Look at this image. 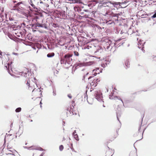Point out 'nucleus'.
<instances>
[{"instance_id":"1","label":"nucleus","mask_w":156,"mask_h":156,"mask_svg":"<svg viewBox=\"0 0 156 156\" xmlns=\"http://www.w3.org/2000/svg\"><path fill=\"white\" fill-rule=\"evenodd\" d=\"M9 54H6L4 52H3V54L2 55V57L1 58H2V63L6 62L5 65V67L8 70V73L11 75L9 69L11 68V64L12 63V62H10L9 57Z\"/></svg>"},{"instance_id":"2","label":"nucleus","mask_w":156,"mask_h":156,"mask_svg":"<svg viewBox=\"0 0 156 156\" xmlns=\"http://www.w3.org/2000/svg\"><path fill=\"white\" fill-rule=\"evenodd\" d=\"M104 42L106 44L105 45V47L108 50H111L113 47L115 46V41L114 40L111 41L108 38H105L104 40Z\"/></svg>"},{"instance_id":"3","label":"nucleus","mask_w":156,"mask_h":156,"mask_svg":"<svg viewBox=\"0 0 156 156\" xmlns=\"http://www.w3.org/2000/svg\"><path fill=\"white\" fill-rule=\"evenodd\" d=\"M72 55L69 54L66 55L64 56L65 64L69 65V67L72 66V59L71 58Z\"/></svg>"},{"instance_id":"4","label":"nucleus","mask_w":156,"mask_h":156,"mask_svg":"<svg viewBox=\"0 0 156 156\" xmlns=\"http://www.w3.org/2000/svg\"><path fill=\"white\" fill-rule=\"evenodd\" d=\"M33 21L35 20L36 22V26L37 27H44L45 28H47L45 26H44V24L40 23L41 22L39 20H41L42 21V19L41 16H36L33 19Z\"/></svg>"},{"instance_id":"5","label":"nucleus","mask_w":156,"mask_h":156,"mask_svg":"<svg viewBox=\"0 0 156 156\" xmlns=\"http://www.w3.org/2000/svg\"><path fill=\"white\" fill-rule=\"evenodd\" d=\"M94 96L96 99L99 101L101 102L102 101V94L100 90H97L94 91Z\"/></svg>"},{"instance_id":"6","label":"nucleus","mask_w":156,"mask_h":156,"mask_svg":"<svg viewBox=\"0 0 156 156\" xmlns=\"http://www.w3.org/2000/svg\"><path fill=\"white\" fill-rule=\"evenodd\" d=\"M106 15H108L112 17H117V19H115V20H118V17L120 15V14L119 13H114L112 12L109 11L107 12L106 13L105 16H106Z\"/></svg>"},{"instance_id":"7","label":"nucleus","mask_w":156,"mask_h":156,"mask_svg":"<svg viewBox=\"0 0 156 156\" xmlns=\"http://www.w3.org/2000/svg\"><path fill=\"white\" fill-rule=\"evenodd\" d=\"M27 72H23L21 73L22 76H24L25 77L27 78H30V76L31 75V73L28 70Z\"/></svg>"},{"instance_id":"8","label":"nucleus","mask_w":156,"mask_h":156,"mask_svg":"<svg viewBox=\"0 0 156 156\" xmlns=\"http://www.w3.org/2000/svg\"><path fill=\"white\" fill-rule=\"evenodd\" d=\"M145 43V42H144L143 41H142L141 39H140L139 41H138V48L139 49H141V50L143 51H144V50L143 49L144 48V44Z\"/></svg>"},{"instance_id":"9","label":"nucleus","mask_w":156,"mask_h":156,"mask_svg":"<svg viewBox=\"0 0 156 156\" xmlns=\"http://www.w3.org/2000/svg\"><path fill=\"white\" fill-rule=\"evenodd\" d=\"M109 98L111 99L116 100L118 99L121 101L123 103V101L122 99L119 97L114 96L113 95V93H111V94L109 96Z\"/></svg>"},{"instance_id":"10","label":"nucleus","mask_w":156,"mask_h":156,"mask_svg":"<svg viewBox=\"0 0 156 156\" xmlns=\"http://www.w3.org/2000/svg\"><path fill=\"white\" fill-rule=\"evenodd\" d=\"M102 72L101 69H100L99 68H97L93 70V73L94 76H96L97 74H99Z\"/></svg>"},{"instance_id":"11","label":"nucleus","mask_w":156,"mask_h":156,"mask_svg":"<svg viewBox=\"0 0 156 156\" xmlns=\"http://www.w3.org/2000/svg\"><path fill=\"white\" fill-rule=\"evenodd\" d=\"M16 6H17L19 9H24L25 6V5L21 2H19L16 4Z\"/></svg>"},{"instance_id":"12","label":"nucleus","mask_w":156,"mask_h":156,"mask_svg":"<svg viewBox=\"0 0 156 156\" xmlns=\"http://www.w3.org/2000/svg\"><path fill=\"white\" fill-rule=\"evenodd\" d=\"M103 51V49L101 47H98L94 53L96 55H99Z\"/></svg>"},{"instance_id":"13","label":"nucleus","mask_w":156,"mask_h":156,"mask_svg":"<svg viewBox=\"0 0 156 156\" xmlns=\"http://www.w3.org/2000/svg\"><path fill=\"white\" fill-rule=\"evenodd\" d=\"M92 27L94 30L97 31H99L101 29V27H100L99 25L97 24H93Z\"/></svg>"},{"instance_id":"14","label":"nucleus","mask_w":156,"mask_h":156,"mask_svg":"<svg viewBox=\"0 0 156 156\" xmlns=\"http://www.w3.org/2000/svg\"><path fill=\"white\" fill-rule=\"evenodd\" d=\"M28 149L29 150H38L39 151H42L43 150V149L41 147H37L35 146H32L30 147H29L28 148Z\"/></svg>"},{"instance_id":"15","label":"nucleus","mask_w":156,"mask_h":156,"mask_svg":"<svg viewBox=\"0 0 156 156\" xmlns=\"http://www.w3.org/2000/svg\"><path fill=\"white\" fill-rule=\"evenodd\" d=\"M76 133V130L74 131V132L73 133V136L74 137L75 139L77 141H78L79 140L78 136L77 134H75Z\"/></svg>"},{"instance_id":"16","label":"nucleus","mask_w":156,"mask_h":156,"mask_svg":"<svg viewBox=\"0 0 156 156\" xmlns=\"http://www.w3.org/2000/svg\"><path fill=\"white\" fill-rule=\"evenodd\" d=\"M119 2H112V5L115 7H117V6L119 5Z\"/></svg>"},{"instance_id":"17","label":"nucleus","mask_w":156,"mask_h":156,"mask_svg":"<svg viewBox=\"0 0 156 156\" xmlns=\"http://www.w3.org/2000/svg\"><path fill=\"white\" fill-rule=\"evenodd\" d=\"M125 64L127 68L129 67L130 64L129 63V59L128 58L126 59V60L125 62Z\"/></svg>"},{"instance_id":"18","label":"nucleus","mask_w":156,"mask_h":156,"mask_svg":"<svg viewBox=\"0 0 156 156\" xmlns=\"http://www.w3.org/2000/svg\"><path fill=\"white\" fill-rule=\"evenodd\" d=\"M54 53L53 52H52L48 53L47 55V56L48 58H51L53 57L54 56Z\"/></svg>"},{"instance_id":"19","label":"nucleus","mask_w":156,"mask_h":156,"mask_svg":"<svg viewBox=\"0 0 156 156\" xmlns=\"http://www.w3.org/2000/svg\"><path fill=\"white\" fill-rule=\"evenodd\" d=\"M95 63V62L94 61H90L87 62L85 64L87 66H90L91 65L94 64Z\"/></svg>"},{"instance_id":"20","label":"nucleus","mask_w":156,"mask_h":156,"mask_svg":"<svg viewBox=\"0 0 156 156\" xmlns=\"http://www.w3.org/2000/svg\"><path fill=\"white\" fill-rule=\"evenodd\" d=\"M96 81H99V80H98V79H97L96 80H95V79L94 80H93V82H92L91 83H90V85L91 86H94V87H95L96 86V84H94V83H95Z\"/></svg>"},{"instance_id":"21","label":"nucleus","mask_w":156,"mask_h":156,"mask_svg":"<svg viewBox=\"0 0 156 156\" xmlns=\"http://www.w3.org/2000/svg\"><path fill=\"white\" fill-rule=\"evenodd\" d=\"M26 16L27 17V19L28 21H30V19H31V16L28 15V14L26 15Z\"/></svg>"},{"instance_id":"22","label":"nucleus","mask_w":156,"mask_h":156,"mask_svg":"<svg viewBox=\"0 0 156 156\" xmlns=\"http://www.w3.org/2000/svg\"><path fill=\"white\" fill-rule=\"evenodd\" d=\"M21 108L20 107H19L16 109L15 110V112H20L21 111Z\"/></svg>"},{"instance_id":"23","label":"nucleus","mask_w":156,"mask_h":156,"mask_svg":"<svg viewBox=\"0 0 156 156\" xmlns=\"http://www.w3.org/2000/svg\"><path fill=\"white\" fill-rule=\"evenodd\" d=\"M112 2L111 1H108L106 2V4L107 5V6H111V5H112Z\"/></svg>"},{"instance_id":"24","label":"nucleus","mask_w":156,"mask_h":156,"mask_svg":"<svg viewBox=\"0 0 156 156\" xmlns=\"http://www.w3.org/2000/svg\"><path fill=\"white\" fill-rule=\"evenodd\" d=\"M84 65V63H77V64H76V66H79L80 67L82 66H83Z\"/></svg>"},{"instance_id":"25","label":"nucleus","mask_w":156,"mask_h":156,"mask_svg":"<svg viewBox=\"0 0 156 156\" xmlns=\"http://www.w3.org/2000/svg\"><path fill=\"white\" fill-rule=\"evenodd\" d=\"M53 96H56V91L55 89H53Z\"/></svg>"},{"instance_id":"26","label":"nucleus","mask_w":156,"mask_h":156,"mask_svg":"<svg viewBox=\"0 0 156 156\" xmlns=\"http://www.w3.org/2000/svg\"><path fill=\"white\" fill-rule=\"evenodd\" d=\"M61 64H65V58H64L63 59H62L61 60Z\"/></svg>"},{"instance_id":"27","label":"nucleus","mask_w":156,"mask_h":156,"mask_svg":"<svg viewBox=\"0 0 156 156\" xmlns=\"http://www.w3.org/2000/svg\"><path fill=\"white\" fill-rule=\"evenodd\" d=\"M3 17V16L0 14V23L2 21Z\"/></svg>"},{"instance_id":"28","label":"nucleus","mask_w":156,"mask_h":156,"mask_svg":"<svg viewBox=\"0 0 156 156\" xmlns=\"http://www.w3.org/2000/svg\"><path fill=\"white\" fill-rule=\"evenodd\" d=\"M64 148L63 146L62 145H61L59 147V150L60 151H62Z\"/></svg>"},{"instance_id":"29","label":"nucleus","mask_w":156,"mask_h":156,"mask_svg":"<svg viewBox=\"0 0 156 156\" xmlns=\"http://www.w3.org/2000/svg\"><path fill=\"white\" fill-rule=\"evenodd\" d=\"M73 108L74 106H72L70 108H68L67 109V110L69 111V112H70V110H71L72 109H73Z\"/></svg>"},{"instance_id":"30","label":"nucleus","mask_w":156,"mask_h":156,"mask_svg":"<svg viewBox=\"0 0 156 156\" xmlns=\"http://www.w3.org/2000/svg\"><path fill=\"white\" fill-rule=\"evenodd\" d=\"M6 154L7 155V156H14V155L13 153H8Z\"/></svg>"},{"instance_id":"31","label":"nucleus","mask_w":156,"mask_h":156,"mask_svg":"<svg viewBox=\"0 0 156 156\" xmlns=\"http://www.w3.org/2000/svg\"><path fill=\"white\" fill-rule=\"evenodd\" d=\"M36 46L37 48L40 49L41 48V46L39 44H37Z\"/></svg>"},{"instance_id":"32","label":"nucleus","mask_w":156,"mask_h":156,"mask_svg":"<svg viewBox=\"0 0 156 156\" xmlns=\"http://www.w3.org/2000/svg\"><path fill=\"white\" fill-rule=\"evenodd\" d=\"M74 55H75L76 56H78L79 55V54L78 52L76 51H75L74 52Z\"/></svg>"},{"instance_id":"33","label":"nucleus","mask_w":156,"mask_h":156,"mask_svg":"<svg viewBox=\"0 0 156 156\" xmlns=\"http://www.w3.org/2000/svg\"><path fill=\"white\" fill-rule=\"evenodd\" d=\"M33 7L34 9H37L35 5L33 4V2L31 3L30 4Z\"/></svg>"},{"instance_id":"34","label":"nucleus","mask_w":156,"mask_h":156,"mask_svg":"<svg viewBox=\"0 0 156 156\" xmlns=\"http://www.w3.org/2000/svg\"><path fill=\"white\" fill-rule=\"evenodd\" d=\"M154 14L152 16V18H155L156 17V10L155 12H154Z\"/></svg>"},{"instance_id":"35","label":"nucleus","mask_w":156,"mask_h":156,"mask_svg":"<svg viewBox=\"0 0 156 156\" xmlns=\"http://www.w3.org/2000/svg\"><path fill=\"white\" fill-rule=\"evenodd\" d=\"M116 116H117V119L119 121L118 117H119V116H120V115L119 114V113H118V112H117V115H116Z\"/></svg>"},{"instance_id":"36","label":"nucleus","mask_w":156,"mask_h":156,"mask_svg":"<svg viewBox=\"0 0 156 156\" xmlns=\"http://www.w3.org/2000/svg\"><path fill=\"white\" fill-rule=\"evenodd\" d=\"M133 34V35H136V36H138V34H137V32L136 31V32H133V33H132Z\"/></svg>"},{"instance_id":"37","label":"nucleus","mask_w":156,"mask_h":156,"mask_svg":"<svg viewBox=\"0 0 156 156\" xmlns=\"http://www.w3.org/2000/svg\"><path fill=\"white\" fill-rule=\"evenodd\" d=\"M3 52H2L0 50V58H1L2 57V55L3 54Z\"/></svg>"},{"instance_id":"38","label":"nucleus","mask_w":156,"mask_h":156,"mask_svg":"<svg viewBox=\"0 0 156 156\" xmlns=\"http://www.w3.org/2000/svg\"><path fill=\"white\" fill-rule=\"evenodd\" d=\"M27 84L29 86V87H30V83H29V81L28 80L27 81Z\"/></svg>"},{"instance_id":"39","label":"nucleus","mask_w":156,"mask_h":156,"mask_svg":"<svg viewBox=\"0 0 156 156\" xmlns=\"http://www.w3.org/2000/svg\"><path fill=\"white\" fill-rule=\"evenodd\" d=\"M68 96L69 98H72V96H71V95L70 94H68Z\"/></svg>"},{"instance_id":"40","label":"nucleus","mask_w":156,"mask_h":156,"mask_svg":"<svg viewBox=\"0 0 156 156\" xmlns=\"http://www.w3.org/2000/svg\"><path fill=\"white\" fill-rule=\"evenodd\" d=\"M29 2L30 4L33 2L32 0H29Z\"/></svg>"},{"instance_id":"41","label":"nucleus","mask_w":156,"mask_h":156,"mask_svg":"<svg viewBox=\"0 0 156 156\" xmlns=\"http://www.w3.org/2000/svg\"><path fill=\"white\" fill-rule=\"evenodd\" d=\"M13 54L15 55H18V54L17 53H16L15 52H13L12 53Z\"/></svg>"},{"instance_id":"42","label":"nucleus","mask_w":156,"mask_h":156,"mask_svg":"<svg viewBox=\"0 0 156 156\" xmlns=\"http://www.w3.org/2000/svg\"><path fill=\"white\" fill-rule=\"evenodd\" d=\"M8 151H9L10 152H8V153H11L10 152H12V153H13V152L12 151L10 150H8Z\"/></svg>"},{"instance_id":"43","label":"nucleus","mask_w":156,"mask_h":156,"mask_svg":"<svg viewBox=\"0 0 156 156\" xmlns=\"http://www.w3.org/2000/svg\"><path fill=\"white\" fill-rule=\"evenodd\" d=\"M88 73H87L84 76V78H85V76H87L88 74Z\"/></svg>"},{"instance_id":"44","label":"nucleus","mask_w":156,"mask_h":156,"mask_svg":"<svg viewBox=\"0 0 156 156\" xmlns=\"http://www.w3.org/2000/svg\"><path fill=\"white\" fill-rule=\"evenodd\" d=\"M92 77V76H90L88 78V80H89L90 79H91V78H92V77Z\"/></svg>"},{"instance_id":"45","label":"nucleus","mask_w":156,"mask_h":156,"mask_svg":"<svg viewBox=\"0 0 156 156\" xmlns=\"http://www.w3.org/2000/svg\"><path fill=\"white\" fill-rule=\"evenodd\" d=\"M44 153H42L40 155V156H43L44 155Z\"/></svg>"},{"instance_id":"46","label":"nucleus","mask_w":156,"mask_h":156,"mask_svg":"<svg viewBox=\"0 0 156 156\" xmlns=\"http://www.w3.org/2000/svg\"><path fill=\"white\" fill-rule=\"evenodd\" d=\"M101 66L103 67H105V65H104V64H102L101 65Z\"/></svg>"},{"instance_id":"47","label":"nucleus","mask_w":156,"mask_h":156,"mask_svg":"<svg viewBox=\"0 0 156 156\" xmlns=\"http://www.w3.org/2000/svg\"><path fill=\"white\" fill-rule=\"evenodd\" d=\"M16 34L17 35V36L18 37H20V35L19 34H17L16 33Z\"/></svg>"},{"instance_id":"48","label":"nucleus","mask_w":156,"mask_h":156,"mask_svg":"<svg viewBox=\"0 0 156 156\" xmlns=\"http://www.w3.org/2000/svg\"><path fill=\"white\" fill-rule=\"evenodd\" d=\"M40 3H43V2H42L41 0H40Z\"/></svg>"},{"instance_id":"49","label":"nucleus","mask_w":156,"mask_h":156,"mask_svg":"<svg viewBox=\"0 0 156 156\" xmlns=\"http://www.w3.org/2000/svg\"><path fill=\"white\" fill-rule=\"evenodd\" d=\"M84 11L85 12H88V10H85Z\"/></svg>"},{"instance_id":"50","label":"nucleus","mask_w":156,"mask_h":156,"mask_svg":"<svg viewBox=\"0 0 156 156\" xmlns=\"http://www.w3.org/2000/svg\"><path fill=\"white\" fill-rule=\"evenodd\" d=\"M115 46L114 47H116V45H117V44L115 42Z\"/></svg>"},{"instance_id":"51","label":"nucleus","mask_w":156,"mask_h":156,"mask_svg":"<svg viewBox=\"0 0 156 156\" xmlns=\"http://www.w3.org/2000/svg\"><path fill=\"white\" fill-rule=\"evenodd\" d=\"M155 22H154L153 23V24H152V25H154L155 24Z\"/></svg>"},{"instance_id":"52","label":"nucleus","mask_w":156,"mask_h":156,"mask_svg":"<svg viewBox=\"0 0 156 156\" xmlns=\"http://www.w3.org/2000/svg\"><path fill=\"white\" fill-rule=\"evenodd\" d=\"M40 104L41 105V104H42V102H41V101L40 102Z\"/></svg>"},{"instance_id":"53","label":"nucleus","mask_w":156,"mask_h":156,"mask_svg":"<svg viewBox=\"0 0 156 156\" xmlns=\"http://www.w3.org/2000/svg\"><path fill=\"white\" fill-rule=\"evenodd\" d=\"M56 73H58V71H57V70H56Z\"/></svg>"},{"instance_id":"54","label":"nucleus","mask_w":156,"mask_h":156,"mask_svg":"<svg viewBox=\"0 0 156 156\" xmlns=\"http://www.w3.org/2000/svg\"><path fill=\"white\" fill-rule=\"evenodd\" d=\"M33 48L34 49H36V48H35V47H34V48Z\"/></svg>"},{"instance_id":"55","label":"nucleus","mask_w":156,"mask_h":156,"mask_svg":"<svg viewBox=\"0 0 156 156\" xmlns=\"http://www.w3.org/2000/svg\"><path fill=\"white\" fill-rule=\"evenodd\" d=\"M40 107H41H41H42V105H40Z\"/></svg>"},{"instance_id":"56","label":"nucleus","mask_w":156,"mask_h":156,"mask_svg":"<svg viewBox=\"0 0 156 156\" xmlns=\"http://www.w3.org/2000/svg\"><path fill=\"white\" fill-rule=\"evenodd\" d=\"M12 123L10 125V126H12Z\"/></svg>"},{"instance_id":"57","label":"nucleus","mask_w":156,"mask_h":156,"mask_svg":"<svg viewBox=\"0 0 156 156\" xmlns=\"http://www.w3.org/2000/svg\"><path fill=\"white\" fill-rule=\"evenodd\" d=\"M136 39H137V41H138V38H136Z\"/></svg>"},{"instance_id":"58","label":"nucleus","mask_w":156,"mask_h":156,"mask_svg":"<svg viewBox=\"0 0 156 156\" xmlns=\"http://www.w3.org/2000/svg\"><path fill=\"white\" fill-rule=\"evenodd\" d=\"M115 10V9H112V10Z\"/></svg>"},{"instance_id":"59","label":"nucleus","mask_w":156,"mask_h":156,"mask_svg":"<svg viewBox=\"0 0 156 156\" xmlns=\"http://www.w3.org/2000/svg\"><path fill=\"white\" fill-rule=\"evenodd\" d=\"M140 128L139 129V130H138L139 131H140Z\"/></svg>"},{"instance_id":"60","label":"nucleus","mask_w":156,"mask_h":156,"mask_svg":"<svg viewBox=\"0 0 156 156\" xmlns=\"http://www.w3.org/2000/svg\"><path fill=\"white\" fill-rule=\"evenodd\" d=\"M121 33H122V34H123V33H122V31H121Z\"/></svg>"},{"instance_id":"61","label":"nucleus","mask_w":156,"mask_h":156,"mask_svg":"<svg viewBox=\"0 0 156 156\" xmlns=\"http://www.w3.org/2000/svg\"><path fill=\"white\" fill-rule=\"evenodd\" d=\"M38 51V50H37V53Z\"/></svg>"},{"instance_id":"62","label":"nucleus","mask_w":156,"mask_h":156,"mask_svg":"<svg viewBox=\"0 0 156 156\" xmlns=\"http://www.w3.org/2000/svg\"><path fill=\"white\" fill-rule=\"evenodd\" d=\"M34 90V89L33 90V92Z\"/></svg>"},{"instance_id":"63","label":"nucleus","mask_w":156,"mask_h":156,"mask_svg":"<svg viewBox=\"0 0 156 156\" xmlns=\"http://www.w3.org/2000/svg\"><path fill=\"white\" fill-rule=\"evenodd\" d=\"M122 104H123V105H124V104H123V103L122 102Z\"/></svg>"}]
</instances>
